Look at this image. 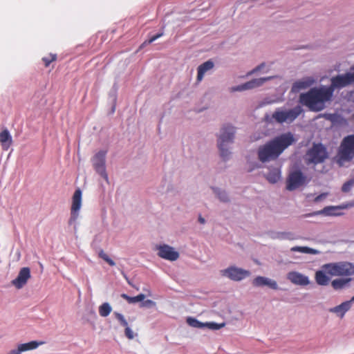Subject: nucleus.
I'll return each instance as SVG.
<instances>
[{
	"label": "nucleus",
	"mask_w": 354,
	"mask_h": 354,
	"mask_svg": "<svg viewBox=\"0 0 354 354\" xmlns=\"http://www.w3.org/2000/svg\"><path fill=\"white\" fill-rule=\"evenodd\" d=\"M214 62L211 60H208V61L203 63L202 64H201L197 68V71H198V74H197V77H196L197 82H201L204 77L205 73L207 72L208 71L214 68Z\"/></svg>",
	"instance_id": "nucleus-19"
},
{
	"label": "nucleus",
	"mask_w": 354,
	"mask_h": 354,
	"mask_svg": "<svg viewBox=\"0 0 354 354\" xmlns=\"http://www.w3.org/2000/svg\"><path fill=\"white\" fill-rule=\"evenodd\" d=\"M328 158L326 147L319 143L313 144V147L306 152L304 159L308 165H317L323 162Z\"/></svg>",
	"instance_id": "nucleus-7"
},
{
	"label": "nucleus",
	"mask_w": 354,
	"mask_h": 354,
	"mask_svg": "<svg viewBox=\"0 0 354 354\" xmlns=\"http://www.w3.org/2000/svg\"><path fill=\"white\" fill-rule=\"evenodd\" d=\"M214 191L221 201L227 202L229 201L228 196L224 191H221L218 189H214Z\"/></svg>",
	"instance_id": "nucleus-32"
},
{
	"label": "nucleus",
	"mask_w": 354,
	"mask_h": 354,
	"mask_svg": "<svg viewBox=\"0 0 354 354\" xmlns=\"http://www.w3.org/2000/svg\"><path fill=\"white\" fill-rule=\"evenodd\" d=\"M82 193L80 189H77L72 197L71 218L68 221L69 224L75 223L79 216V212L82 207Z\"/></svg>",
	"instance_id": "nucleus-10"
},
{
	"label": "nucleus",
	"mask_w": 354,
	"mask_h": 354,
	"mask_svg": "<svg viewBox=\"0 0 354 354\" xmlns=\"http://www.w3.org/2000/svg\"><path fill=\"white\" fill-rule=\"evenodd\" d=\"M99 314L101 317H107L111 312L112 308L109 303H103L99 307Z\"/></svg>",
	"instance_id": "nucleus-24"
},
{
	"label": "nucleus",
	"mask_w": 354,
	"mask_h": 354,
	"mask_svg": "<svg viewBox=\"0 0 354 354\" xmlns=\"http://www.w3.org/2000/svg\"><path fill=\"white\" fill-rule=\"evenodd\" d=\"M292 252H299L302 253L306 254H316L317 251L313 248L308 247H302V246H295L290 249Z\"/></svg>",
	"instance_id": "nucleus-25"
},
{
	"label": "nucleus",
	"mask_w": 354,
	"mask_h": 354,
	"mask_svg": "<svg viewBox=\"0 0 354 354\" xmlns=\"http://www.w3.org/2000/svg\"><path fill=\"white\" fill-rule=\"evenodd\" d=\"M353 301H351V299L349 301H344L340 305H338L334 308H332L329 310L330 312L337 314L340 317H343L345 313L350 310L351 308V304Z\"/></svg>",
	"instance_id": "nucleus-18"
},
{
	"label": "nucleus",
	"mask_w": 354,
	"mask_h": 354,
	"mask_svg": "<svg viewBox=\"0 0 354 354\" xmlns=\"http://www.w3.org/2000/svg\"><path fill=\"white\" fill-rule=\"evenodd\" d=\"M30 277V268L27 267L23 268L20 270L17 278L12 281V284L17 289H20L26 284Z\"/></svg>",
	"instance_id": "nucleus-14"
},
{
	"label": "nucleus",
	"mask_w": 354,
	"mask_h": 354,
	"mask_svg": "<svg viewBox=\"0 0 354 354\" xmlns=\"http://www.w3.org/2000/svg\"><path fill=\"white\" fill-rule=\"evenodd\" d=\"M273 77H261L257 79H253L241 85L233 86L230 88L231 92L235 91H243L245 90H250L254 88H257L263 85L266 81L272 79Z\"/></svg>",
	"instance_id": "nucleus-12"
},
{
	"label": "nucleus",
	"mask_w": 354,
	"mask_h": 354,
	"mask_svg": "<svg viewBox=\"0 0 354 354\" xmlns=\"http://www.w3.org/2000/svg\"><path fill=\"white\" fill-rule=\"evenodd\" d=\"M222 275L227 277L232 281H241L250 275L248 270L236 268L235 266H230L225 270H221Z\"/></svg>",
	"instance_id": "nucleus-11"
},
{
	"label": "nucleus",
	"mask_w": 354,
	"mask_h": 354,
	"mask_svg": "<svg viewBox=\"0 0 354 354\" xmlns=\"http://www.w3.org/2000/svg\"><path fill=\"white\" fill-rule=\"evenodd\" d=\"M353 185H354V180H349V181L346 182L342 187V192H349Z\"/></svg>",
	"instance_id": "nucleus-34"
},
{
	"label": "nucleus",
	"mask_w": 354,
	"mask_h": 354,
	"mask_svg": "<svg viewBox=\"0 0 354 354\" xmlns=\"http://www.w3.org/2000/svg\"><path fill=\"white\" fill-rule=\"evenodd\" d=\"M56 59H57V55L55 54H50L48 56L44 57L42 58V61L44 62L46 67L49 66L50 63H52L53 62H55Z\"/></svg>",
	"instance_id": "nucleus-29"
},
{
	"label": "nucleus",
	"mask_w": 354,
	"mask_h": 354,
	"mask_svg": "<svg viewBox=\"0 0 354 354\" xmlns=\"http://www.w3.org/2000/svg\"><path fill=\"white\" fill-rule=\"evenodd\" d=\"M280 178V173L278 170H274L272 172H270L267 175V179L269 182L272 183H277Z\"/></svg>",
	"instance_id": "nucleus-28"
},
{
	"label": "nucleus",
	"mask_w": 354,
	"mask_h": 354,
	"mask_svg": "<svg viewBox=\"0 0 354 354\" xmlns=\"http://www.w3.org/2000/svg\"><path fill=\"white\" fill-rule=\"evenodd\" d=\"M9 354H13V353L12 352V351H10V352L9 353Z\"/></svg>",
	"instance_id": "nucleus-43"
},
{
	"label": "nucleus",
	"mask_w": 354,
	"mask_h": 354,
	"mask_svg": "<svg viewBox=\"0 0 354 354\" xmlns=\"http://www.w3.org/2000/svg\"><path fill=\"white\" fill-rule=\"evenodd\" d=\"M295 141L292 133H283L266 145L259 147L258 158L262 162L277 159L288 147L292 145Z\"/></svg>",
	"instance_id": "nucleus-1"
},
{
	"label": "nucleus",
	"mask_w": 354,
	"mask_h": 354,
	"mask_svg": "<svg viewBox=\"0 0 354 354\" xmlns=\"http://www.w3.org/2000/svg\"><path fill=\"white\" fill-rule=\"evenodd\" d=\"M351 301H354V296L351 298Z\"/></svg>",
	"instance_id": "nucleus-42"
},
{
	"label": "nucleus",
	"mask_w": 354,
	"mask_h": 354,
	"mask_svg": "<svg viewBox=\"0 0 354 354\" xmlns=\"http://www.w3.org/2000/svg\"><path fill=\"white\" fill-rule=\"evenodd\" d=\"M264 66V64H261L248 73L247 75H251L257 71H260Z\"/></svg>",
	"instance_id": "nucleus-36"
},
{
	"label": "nucleus",
	"mask_w": 354,
	"mask_h": 354,
	"mask_svg": "<svg viewBox=\"0 0 354 354\" xmlns=\"http://www.w3.org/2000/svg\"><path fill=\"white\" fill-rule=\"evenodd\" d=\"M198 221L202 224H204L205 222V218H203L201 216H199Z\"/></svg>",
	"instance_id": "nucleus-40"
},
{
	"label": "nucleus",
	"mask_w": 354,
	"mask_h": 354,
	"mask_svg": "<svg viewBox=\"0 0 354 354\" xmlns=\"http://www.w3.org/2000/svg\"><path fill=\"white\" fill-rule=\"evenodd\" d=\"M252 285L255 287L268 286L269 288L277 290L278 289L277 283L275 281L271 280L264 277H257L252 281Z\"/></svg>",
	"instance_id": "nucleus-16"
},
{
	"label": "nucleus",
	"mask_w": 354,
	"mask_h": 354,
	"mask_svg": "<svg viewBox=\"0 0 354 354\" xmlns=\"http://www.w3.org/2000/svg\"><path fill=\"white\" fill-rule=\"evenodd\" d=\"M42 344L43 342L31 341L28 343L19 344L17 347V349L12 350V352L13 353V354H21V353L22 352L35 349Z\"/></svg>",
	"instance_id": "nucleus-17"
},
{
	"label": "nucleus",
	"mask_w": 354,
	"mask_h": 354,
	"mask_svg": "<svg viewBox=\"0 0 354 354\" xmlns=\"http://www.w3.org/2000/svg\"><path fill=\"white\" fill-rule=\"evenodd\" d=\"M155 305H156V303L151 299L145 300L142 304L143 306H147V307L154 306Z\"/></svg>",
	"instance_id": "nucleus-38"
},
{
	"label": "nucleus",
	"mask_w": 354,
	"mask_h": 354,
	"mask_svg": "<svg viewBox=\"0 0 354 354\" xmlns=\"http://www.w3.org/2000/svg\"><path fill=\"white\" fill-rule=\"evenodd\" d=\"M106 154V151H100L93 156L92 162L96 172L108 182L109 178L105 167Z\"/></svg>",
	"instance_id": "nucleus-9"
},
{
	"label": "nucleus",
	"mask_w": 354,
	"mask_h": 354,
	"mask_svg": "<svg viewBox=\"0 0 354 354\" xmlns=\"http://www.w3.org/2000/svg\"><path fill=\"white\" fill-rule=\"evenodd\" d=\"M113 315L122 326H127V325H128L127 320L121 313L115 312Z\"/></svg>",
	"instance_id": "nucleus-33"
},
{
	"label": "nucleus",
	"mask_w": 354,
	"mask_h": 354,
	"mask_svg": "<svg viewBox=\"0 0 354 354\" xmlns=\"http://www.w3.org/2000/svg\"><path fill=\"white\" fill-rule=\"evenodd\" d=\"M187 323L192 327L203 328L205 327V323H202L199 322L198 319L194 317H188L187 319Z\"/></svg>",
	"instance_id": "nucleus-27"
},
{
	"label": "nucleus",
	"mask_w": 354,
	"mask_h": 354,
	"mask_svg": "<svg viewBox=\"0 0 354 354\" xmlns=\"http://www.w3.org/2000/svg\"><path fill=\"white\" fill-rule=\"evenodd\" d=\"M162 34H157L156 35H153V37H151L149 40V43H152L153 41H154L155 40H156L158 38H159L160 37L162 36Z\"/></svg>",
	"instance_id": "nucleus-39"
},
{
	"label": "nucleus",
	"mask_w": 354,
	"mask_h": 354,
	"mask_svg": "<svg viewBox=\"0 0 354 354\" xmlns=\"http://www.w3.org/2000/svg\"><path fill=\"white\" fill-rule=\"evenodd\" d=\"M121 297L124 299L129 304H133L138 301H142L145 298V295L144 294H140L136 297H129L127 294H122Z\"/></svg>",
	"instance_id": "nucleus-23"
},
{
	"label": "nucleus",
	"mask_w": 354,
	"mask_h": 354,
	"mask_svg": "<svg viewBox=\"0 0 354 354\" xmlns=\"http://www.w3.org/2000/svg\"><path fill=\"white\" fill-rule=\"evenodd\" d=\"M303 111L300 106L291 109H277L271 115V119L279 124L292 122Z\"/></svg>",
	"instance_id": "nucleus-4"
},
{
	"label": "nucleus",
	"mask_w": 354,
	"mask_h": 354,
	"mask_svg": "<svg viewBox=\"0 0 354 354\" xmlns=\"http://www.w3.org/2000/svg\"><path fill=\"white\" fill-rule=\"evenodd\" d=\"M0 143L3 150L7 151L12 143V139L8 129L0 133Z\"/></svg>",
	"instance_id": "nucleus-20"
},
{
	"label": "nucleus",
	"mask_w": 354,
	"mask_h": 354,
	"mask_svg": "<svg viewBox=\"0 0 354 354\" xmlns=\"http://www.w3.org/2000/svg\"><path fill=\"white\" fill-rule=\"evenodd\" d=\"M310 83L306 81H298L294 83L292 90L294 92H297L299 90L304 89L310 86Z\"/></svg>",
	"instance_id": "nucleus-26"
},
{
	"label": "nucleus",
	"mask_w": 354,
	"mask_h": 354,
	"mask_svg": "<svg viewBox=\"0 0 354 354\" xmlns=\"http://www.w3.org/2000/svg\"><path fill=\"white\" fill-rule=\"evenodd\" d=\"M158 255L165 259L169 261H176L179 257V253L174 250V248L168 245H162L157 246Z\"/></svg>",
	"instance_id": "nucleus-13"
},
{
	"label": "nucleus",
	"mask_w": 354,
	"mask_h": 354,
	"mask_svg": "<svg viewBox=\"0 0 354 354\" xmlns=\"http://www.w3.org/2000/svg\"><path fill=\"white\" fill-rule=\"evenodd\" d=\"M308 181L307 177L300 170L293 171L290 173L287 178L286 189L289 191H293L306 185Z\"/></svg>",
	"instance_id": "nucleus-8"
},
{
	"label": "nucleus",
	"mask_w": 354,
	"mask_h": 354,
	"mask_svg": "<svg viewBox=\"0 0 354 354\" xmlns=\"http://www.w3.org/2000/svg\"><path fill=\"white\" fill-rule=\"evenodd\" d=\"M287 279L292 283L300 286H306L310 283L308 277L297 272H290Z\"/></svg>",
	"instance_id": "nucleus-15"
},
{
	"label": "nucleus",
	"mask_w": 354,
	"mask_h": 354,
	"mask_svg": "<svg viewBox=\"0 0 354 354\" xmlns=\"http://www.w3.org/2000/svg\"><path fill=\"white\" fill-rule=\"evenodd\" d=\"M325 272L331 276H351L354 274V266L348 262L328 263L323 266Z\"/></svg>",
	"instance_id": "nucleus-6"
},
{
	"label": "nucleus",
	"mask_w": 354,
	"mask_h": 354,
	"mask_svg": "<svg viewBox=\"0 0 354 354\" xmlns=\"http://www.w3.org/2000/svg\"><path fill=\"white\" fill-rule=\"evenodd\" d=\"M315 278L317 283L320 286H326L330 281V278L322 270L315 272Z\"/></svg>",
	"instance_id": "nucleus-21"
},
{
	"label": "nucleus",
	"mask_w": 354,
	"mask_h": 354,
	"mask_svg": "<svg viewBox=\"0 0 354 354\" xmlns=\"http://www.w3.org/2000/svg\"><path fill=\"white\" fill-rule=\"evenodd\" d=\"M333 96V91L327 87L313 88L306 93H301L300 102L310 111H319L324 109L325 103Z\"/></svg>",
	"instance_id": "nucleus-2"
},
{
	"label": "nucleus",
	"mask_w": 354,
	"mask_h": 354,
	"mask_svg": "<svg viewBox=\"0 0 354 354\" xmlns=\"http://www.w3.org/2000/svg\"><path fill=\"white\" fill-rule=\"evenodd\" d=\"M234 133V127L229 124L224 125L221 130L218 147L220 150L221 156L224 160L227 159L230 154V152L227 148V145L233 142Z\"/></svg>",
	"instance_id": "nucleus-3"
},
{
	"label": "nucleus",
	"mask_w": 354,
	"mask_h": 354,
	"mask_svg": "<svg viewBox=\"0 0 354 354\" xmlns=\"http://www.w3.org/2000/svg\"><path fill=\"white\" fill-rule=\"evenodd\" d=\"M351 281V278L337 279L331 282V286L335 290H340L344 288Z\"/></svg>",
	"instance_id": "nucleus-22"
},
{
	"label": "nucleus",
	"mask_w": 354,
	"mask_h": 354,
	"mask_svg": "<svg viewBox=\"0 0 354 354\" xmlns=\"http://www.w3.org/2000/svg\"><path fill=\"white\" fill-rule=\"evenodd\" d=\"M327 194H328L327 193H322V194L318 195L317 196H316L315 198L314 201L317 203V202H319V201L324 200L326 197Z\"/></svg>",
	"instance_id": "nucleus-37"
},
{
	"label": "nucleus",
	"mask_w": 354,
	"mask_h": 354,
	"mask_svg": "<svg viewBox=\"0 0 354 354\" xmlns=\"http://www.w3.org/2000/svg\"><path fill=\"white\" fill-rule=\"evenodd\" d=\"M337 162L343 164L354 158V134L344 138L337 152Z\"/></svg>",
	"instance_id": "nucleus-5"
},
{
	"label": "nucleus",
	"mask_w": 354,
	"mask_h": 354,
	"mask_svg": "<svg viewBox=\"0 0 354 354\" xmlns=\"http://www.w3.org/2000/svg\"><path fill=\"white\" fill-rule=\"evenodd\" d=\"M225 325V323L217 324V323H214V322H206L205 327H207L211 330H218V329L224 327Z\"/></svg>",
	"instance_id": "nucleus-31"
},
{
	"label": "nucleus",
	"mask_w": 354,
	"mask_h": 354,
	"mask_svg": "<svg viewBox=\"0 0 354 354\" xmlns=\"http://www.w3.org/2000/svg\"><path fill=\"white\" fill-rule=\"evenodd\" d=\"M124 327H125L124 333H125L126 337L129 339H133L134 335H133V332L131 330V329L129 327L128 325H127V326H124Z\"/></svg>",
	"instance_id": "nucleus-35"
},
{
	"label": "nucleus",
	"mask_w": 354,
	"mask_h": 354,
	"mask_svg": "<svg viewBox=\"0 0 354 354\" xmlns=\"http://www.w3.org/2000/svg\"><path fill=\"white\" fill-rule=\"evenodd\" d=\"M329 209H330L329 207H326V208L324 209L323 212H326Z\"/></svg>",
	"instance_id": "nucleus-41"
},
{
	"label": "nucleus",
	"mask_w": 354,
	"mask_h": 354,
	"mask_svg": "<svg viewBox=\"0 0 354 354\" xmlns=\"http://www.w3.org/2000/svg\"><path fill=\"white\" fill-rule=\"evenodd\" d=\"M99 257L111 266H115V262L102 250L99 252Z\"/></svg>",
	"instance_id": "nucleus-30"
}]
</instances>
